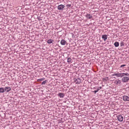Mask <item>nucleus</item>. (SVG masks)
<instances>
[{
	"instance_id": "1",
	"label": "nucleus",
	"mask_w": 129,
	"mask_h": 129,
	"mask_svg": "<svg viewBox=\"0 0 129 129\" xmlns=\"http://www.w3.org/2000/svg\"><path fill=\"white\" fill-rule=\"evenodd\" d=\"M74 82L76 84H79L81 82V80L79 78H75L74 79Z\"/></svg>"
},
{
	"instance_id": "2",
	"label": "nucleus",
	"mask_w": 129,
	"mask_h": 129,
	"mask_svg": "<svg viewBox=\"0 0 129 129\" xmlns=\"http://www.w3.org/2000/svg\"><path fill=\"white\" fill-rule=\"evenodd\" d=\"M117 118L118 120L120 122L122 121L123 120V117L121 115H119L117 116Z\"/></svg>"
},
{
	"instance_id": "3",
	"label": "nucleus",
	"mask_w": 129,
	"mask_h": 129,
	"mask_svg": "<svg viewBox=\"0 0 129 129\" xmlns=\"http://www.w3.org/2000/svg\"><path fill=\"white\" fill-rule=\"evenodd\" d=\"M122 80L123 82H126L129 80V78L127 77H124L122 78Z\"/></svg>"
},
{
	"instance_id": "4",
	"label": "nucleus",
	"mask_w": 129,
	"mask_h": 129,
	"mask_svg": "<svg viewBox=\"0 0 129 129\" xmlns=\"http://www.w3.org/2000/svg\"><path fill=\"white\" fill-rule=\"evenodd\" d=\"M123 99L125 101H129V97L126 95H124L123 96Z\"/></svg>"
},
{
	"instance_id": "5",
	"label": "nucleus",
	"mask_w": 129,
	"mask_h": 129,
	"mask_svg": "<svg viewBox=\"0 0 129 129\" xmlns=\"http://www.w3.org/2000/svg\"><path fill=\"white\" fill-rule=\"evenodd\" d=\"M64 7V6L62 5H59L57 7L58 9L59 10H62Z\"/></svg>"
},
{
	"instance_id": "6",
	"label": "nucleus",
	"mask_w": 129,
	"mask_h": 129,
	"mask_svg": "<svg viewBox=\"0 0 129 129\" xmlns=\"http://www.w3.org/2000/svg\"><path fill=\"white\" fill-rule=\"evenodd\" d=\"M112 76H116L117 77H122L121 73H114L112 75Z\"/></svg>"
},
{
	"instance_id": "7",
	"label": "nucleus",
	"mask_w": 129,
	"mask_h": 129,
	"mask_svg": "<svg viewBox=\"0 0 129 129\" xmlns=\"http://www.w3.org/2000/svg\"><path fill=\"white\" fill-rule=\"evenodd\" d=\"M5 91L8 92H9L11 90V88L10 87H5Z\"/></svg>"
},
{
	"instance_id": "8",
	"label": "nucleus",
	"mask_w": 129,
	"mask_h": 129,
	"mask_svg": "<svg viewBox=\"0 0 129 129\" xmlns=\"http://www.w3.org/2000/svg\"><path fill=\"white\" fill-rule=\"evenodd\" d=\"M102 38L105 41L107 38V36L106 35H104L102 36Z\"/></svg>"
},
{
	"instance_id": "9",
	"label": "nucleus",
	"mask_w": 129,
	"mask_h": 129,
	"mask_svg": "<svg viewBox=\"0 0 129 129\" xmlns=\"http://www.w3.org/2000/svg\"><path fill=\"white\" fill-rule=\"evenodd\" d=\"M86 17L88 19H90L92 17V16L90 14H87L86 15Z\"/></svg>"
},
{
	"instance_id": "10",
	"label": "nucleus",
	"mask_w": 129,
	"mask_h": 129,
	"mask_svg": "<svg viewBox=\"0 0 129 129\" xmlns=\"http://www.w3.org/2000/svg\"><path fill=\"white\" fill-rule=\"evenodd\" d=\"M58 96L60 98H63L64 95L63 93H59L58 94Z\"/></svg>"
},
{
	"instance_id": "11",
	"label": "nucleus",
	"mask_w": 129,
	"mask_h": 129,
	"mask_svg": "<svg viewBox=\"0 0 129 129\" xmlns=\"http://www.w3.org/2000/svg\"><path fill=\"white\" fill-rule=\"evenodd\" d=\"M66 41L64 40H62L61 41L60 43L62 45H64L66 44Z\"/></svg>"
},
{
	"instance_id": "12",
	"label": "nucleus",
	"mask_w": 129,
	"mask_h": 129,
	"mask_svg": "<svg viewBox=\"0 0 129 129\" xmlns=\"http://www.w3.org/2000/svg\"><path fill=\"white\" fill-rule=\"evenodd\" d=\"M121 75L122 76V77L124 76H129V74L127 73H121Z\"/></svg>"
},
{
	"instance_id": "13",
	"label": "nucleus",
	"mask_w": 129,
	"mask_h": 129,
	"mask_svg": "<svg viewBox=\"0 0 129 129\" xmlns=\"http://www.w3.org/2000/svg\"><path fill=\"white\" fill-rule=\"evenodd\" d=\"M108 77H106L105 78H103L102 79V80L103 81L105 82L108 80Z\"/></svg>"
},
{
	"instance_id": "14",
	"label": "nucleus",
	"mask_w": 129,
	"mask_h": 129,
	"mask_svg": "<svg viewBox=\"0 0 129 129\" xmlns=\"http://www.w3.org/2000/svg\"><path fill=\"white\" fill-rule=\"evenodd\" d=\"M53 40L52 39H49L47 41V43L48 44H51L52 43Z\"/></svg>"
},
{
	"instance_id": "15",
	"label": "nucleus",
	"mask_w": 129,
	"mask_h": 129,
	"mask_svg": "<svg viewBox=\"0 0 129 129\" xmlns=\"http://www.w3.org/2000/svg\"><path fill=\"white\" fill-rule=\"evenodd\" d=\"M5 89L3 88H0V93H3L5 91Z\"/></svg>"
},
{
	"instance_id": "16",
	"label": "nucleus",
	"mask_w": 129,
	"mask_h": 129,
	"mask_svg": "<svg viewBox=\"0 0 129 129\" xmlns=\"http://www.w3.org/2000/svg\"><path fill=\"white\" fill-rule=\"evenodd\" d=\"M114 45L116 47H117L119 46V43L118 42H115L114 43Z\"/></svg>"
},
{
	"instance_id": "17",
	"label": "nucleus",
	"mask_w": 129,
	"mask_h": 129,
	"mask_svg": "<svg viewBox=\"0 0 129 129\" xmlns=\"http://www.w3.org/2000/svg\"><path fill=\"white\" fill-rule=\"evenodd\" d=\"M72 59L70 58H68L67 62L69 63L71 62Z\"/></svg>"
},
{
	"instance_id": "18",
	"label": "nucleus",
	"mask_w": 129,
	"mask_h": 129,
	"mask_svg": "<svg viewBox=\"0 0 129 129\" xmlns=\"http://www.w3.org/2000/svg\"><path fill=\"white\" fill-rule=\"evenodd\" d=\"M45 79V78H41L39 79H38L37 80L38 81H42L44 80Z\"/></svg>"
},
{
	"instance_id": "19",
	"label": "nucleus",
	"mask_w": 129,
	"mask_h": 129,
	"mask_svg": "<svg viewBox=\"0 0 129 129\" xmlns=\"http://www.w3.org/2000/svg\"><path fill=\"white\" fill-rule=\"evenodd\" d=\"M47 82V80H46L45 81L42 82V85L44 84H45Z\"/></svg>"
},
{
	"instance_id": "20",
	"label": "nucleus",
	"mask_w": 129,
	"mask_h": 129,
	"mask_svg": "<svg viewBox=\"0 0 129 129\" xmlns=\"http://www.w3.org/2000/svg\"><path fill=\"white\" fill-rule=\"evenodd\" d=\"M126 66V65L125 64L122 65L120 66V68H122V69H124L123 67L125 66Z\"/></svg>"
},
{
	"instance_id": "21",
	"label": "nucleus",
	"mask_w": 129,
	"mask_h": 129,
	"mask_svg": "<svg viewBox=\"0 0 129 129\" xmlns=\"http://www.w3.org/2000/svg\"><path fill=\"white\" fill-rule=\"evenodd\" d=\"M71 4H68L66 5V6L67 7V8H69L71 7Z\"/></svg>"
},
{
	"instance_id": "22",
	"label": "nucleus",
	"mask_w": 129,
	"mask_h": 129,
	"mask_svg": "<svg viewBox=\"0 0 129 129\" xmlns=\"http://www.w3.org/2000/svg\"><path fill=\"white\" fill-rule=\"evenodd\" d=\"M102 88V87L100 86L98 87V88L97 89V90L98 91L100 89H101Z\"/></svg>"
},
{
	"instance_id": "23",
	"label": "nucleus",
	"mask_w": 129,
	"mask_h": 129,
	"mask_svg": "<svg viewBox=\"0 0 129 129\" xmlns=\"http://www.w3.org/2000/svg\"><path fill=\"white\" fill-rule=\"evenodd\" d=\"M98 91L97 90H94L93 91V92L95 94L96 93L98 92Z\"/></svg>"
},
{
	"instance_id": "24",
	"label": "nucleus",
	"mask_w": 129,
	"mask_h": 129,
	"mask_svg": "<svg viewBox=\"0 0 129 129\" xmlns=\"http://www.w3.org/2000/svg\"><path fill=\"white\" fill-rule=\"evenodd\" d=\"M120 45L121 46H122V45H123V43H121L120 44Z\"/></svg>"
},
{
	"instance_id": "25",
	"label": "nucleus",
	"mask_w": 129,
	"mask_h": 129,
	"mask_svg": "<svg viewBox=\"0 0 129 129\" xmlns=\"http://www.w3.org/2000/svg\"><path fill=\"white\" fill-rule=\"evenodd\" d=\"M118 83V82H117V83Z\"/></svg>"
},
{
	"instance_id": "26",
	"label": "nucleus",
	"mask_w": 129,
	"mask_h": 129,
	"mask_svg": "<svg viewBox=\"0 0 129 129\" xmlns=\"http://www.w3.org/2000/svg\"><path fill=\"white\" fill-rule=\"evenodd\" d=\"M118 83V82H117V83Z\"/></svg>"
},
{
	"instance_id": "27",
	"label": "nucleus",
	"mask_w": 129,
	"mask_h": 129,
	"mask_svg": "<svg viewBox=\"0 0 129 129\" xmlns=\"http://www.w3.org/2000/svg\"><path fill=\"white\" fill-rule=\"evenodd\" d=\"M118 83V82H117V83Z\"/></svg>"
}]
</instances>
